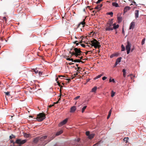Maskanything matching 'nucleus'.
I'll return each mask as SVG.
<instances>
[{
    "instance_id": "72a5a7b5",
    "label": "nucleus",
    "mask_w": 146,
    "mask_h": 146,
    "mask_svg": "<svg viewBox=\"0 0 146 146\" xmlns=\"http://www.w3.org/2000/svg\"><path fill=\"white\" fill-rule=\"evenodd\" d=\"M15 136L13 134H12L9 137L10 139H12L13 138H15Z\"/></svg>"
},
{
    "instance_id": "e433bc0d",
    "label": "nucleus",
    "mask_w": 146,
    "mask_h": 146,
    "mask_svg": "<svg viewBox=\"0 0 146 146\" xmlns=\"http://www.w3.org/2000/svg\"><path fill=\"white\" fill-rule=\"evenodd\" d=\"M81 46L83 47H85L86 46H89V47H90V46H88V45H86V46H85L84 44H81Z\"/></svg>"
},
{
    "instance_id": "052dcab7",
    "label": "nucleus",
    "mask_w": 146,
    "mask_h": 146,
    "mask_svg": "<svg viewBox=\"0 0 146 146\" xmlns=\"http://www.w3.org/2000/svg\"><path fill=\"white\" fill-rule=\"evenodd\" d=\"M66 80H68V82H69V81H70V79H66Z\"/></svg>"
},
{
    "instance_id": "4be33fe9",
    "label": "nucleus",
    "mask_w": 146,
    "mask_h": 146,
    "mask_svg": "<svg viewBox=\"0 0 146 146\" xmlns=\"http://www.w3.org/2000/svg\"><path fill=\"white\" fill-rule=\"evenodd\" d=\"M46 138H47V136H43V137H41L40 138V140L41 141H43L44 139H46Z\"/></svg>"
},
{
    "instance_id": "4c0bfd02",
    "label": "nucleus",
    "mask_w": 146,
    "mask_h": 146,
    "mask_svg": "<svg viewBox=\"0 0 146 146\" xmlns=\"http://www.w3.org/2000/svg\"><path fill=\"white\" fill-rule=\"evenodd\" d=\"M86 135L88 136L90 134V132L89 131H87L86 132Z\"/></svg>"
},
{
    "instance_id": "864d4df0",
    "label": "nucleus",
    "mask_w": 146,
    "mask_h": 146,
    "mask_svg": "<svg viewBox=\"0 0 146 146\" xmlns=\"http://www.w3.org/2000/svg\"><path fill=\"white\" fill-rule=\"evenodd\" d=\"M78 1V0H74V2L75 3H76Z\"/></svg>"
},
{
    "instance_id": "680f3d73",
    "label": "nucleus",
    "mask_w": 146,
    "mask_h": 146,
    "mask_svg": "<svg viewBox=\"0 0 146 146\" xmlns=\"http://www.w3.org/2000/svg\"><path fill=\"white\" fill-rule=\"evenodd\" d=\"M58 102H58V101H57L56 102H55L54 103V104H58Z\"/></svg>"
},
{
    "instance_id": "ddd939ff",
    "label": "nucleus",
    "mask_w": 146,
    "mask_h": 146,
    "mask_svg": "<svg viewBox=\"0 0 146 146\" xmlns=\"http://www.w3.org/2000/svg\"><path fill=\"white\" fill-rule=\"evenodd\" d=\"M76 108L75 106H73L70 109V112H74L76 110Z\"/></svg>"
},
{
    "instance_id": "09e8293b",
    "label": "nucleus",
    "mask_w": 146,
    "mask_h": 146,
    "mask_svg": "<svg viewBox=\"0 0 146 146\" xmlns=\"http://www.w3.org/2000/svg\"><path fill=\"white\" fill-rule=\"evenodd\" d=\"M111 115V114H108V116L107 118L108 119L110 118V116Z\"/></svg>"
},
{
    "instance_id": "473e14b6",
    "label": "nucleus",
    "mask_w": 146,
    "mask_h": 146,
    "mask_svg": "<svg viewBox=\"0 0 146 146\" xmlns=\"http://www.w3.org/2000/svg\"><path fill=\"white\" fill-rule=\"evenodd\" d=\"M128 140V137L125 138L123 139V141H125L126 143L127 142V141Z\"/></svg>"
},
{
    "instance_id": "6e6d98bb",
    "label": "nucleus",
    "mask_w": 146,
    "mask_h": 146,
    "mask_svg": "<svg viewBox=\"0 0 146 146\" xmlns=\"http://www.w3.org/2000/svg\"><path fill=\"white\" fill-rule=\"evenodd\" d=\"M131 2H132V3H134L135 5H137L135 2L133 0V1H131Z\"/></svg>"
},
{
    "instance_id": "0e129e2a",
    "label": "nucleus",
    "mask_w": 146,
    "mask_h": 146,
    "mask_svg": "<svg viewBox=\"0 0 146 146\" xmlns=\"http://www.w3.org/2000/svg\"><path fill=\"white\" fill-rule=\"evenodd\" d=\"M66 60H71V59L70 58H68L66 59Z\"/></svg>"
},
{
    "instance_id": "c85d7f7f",
    "label": "nucleus",
    "mask_w": 146,
    "mask_h": 146,
    "mask_svg": "<svg viewBox=\"0 0 146 146\" xmlns=\"http://www.w3.org/2000/svg\"><path fill=\"white\" fill-rule=\"evenodd\" d=\"M87 107L86 106H84L82 108V112L83 113L84 112V111L85 110V109Z\"/></svg>"
},
{
    "instance_id": "69168bd1",
    "label": "nucleus",
    "mask_w": 146,
    "mask_h": 146,
    "mask_svg": "<svg viewBox=\"0 0 146 146\" xmlns=\"http://www.w3.org/2000/svg\"><path fill=\"white\" fill-rule=\"evenodd\" d=\"M74 64L73 63H71V62H70V63H69V64L70 65H72V64Z\"/></svg>"
},
{
    "instance_id": "c9c22d12",
    "label": "nucleus",
    "mask_w": 146,
    "mask_h": 146,
    "mask_svg": "<svg viewBox=\"0 0 146 146\" xmlns=\"http://www.w3.org/2000/svg\"><path fill=\"white\" fill-rule=\"evenodd\" d=\"M114 56H117V55H115V54H112L110 55V57L112 58Z\"/></svg>"
},
{
    "instance_id": "de8ad7c7",
    "label": "nucleus",
    "mask_w": 146,
    "mask_h": 146,
    "mask_svg": "<svg viewBox=\"0 0 146 146\" xmlns=\"http://www.w3.org/2000/svg\"><path fill=\"white\" fill-rule=\"evenodd\" d=\"M54 105V104H53L52 105H49V106H48V108H50L52 106H53Z\"/></svg>"
},
{
    "instance_id": "7c9ffc66",
    "label": "nucleus",
    "mask_w": 146,
    "mask_h": 146,
    "mask_svg": "<svg viewBox=\"0 0 146 146\" xmlns=\"http://www.w3.org/2000/svg\"><path fill=\"white\" fill-rule=\"evenodd\" d=\"M145 38H144L143 39V40L142 41V42H141V44L142 45L144 44L145 43Z\"/></svg>"
},
{
    "instance_id": "4468645a",
    "label": "nucleus",
    "mask_w": 146,
    "mask_h": 146,
    "mask_svg": "<svg viewBox=\"0 0 146 146\" xmlns=\"http://www.w3.org/2000/svg\"><path fill=\"white\" fill-rule=\"evenodd\" d=\"M24 136L26 138H30L31 136L30 134L26 133H25L24 134Z\"/></svg>"
},
{
    "instance_id": "412c9836",
    "label": "nucleus",
    "mask_w": 146,
    "mask_h": 146,
    "mask_svg": "<svg viewBox=\"0 0 146 146\" xmlns=\"http://www.w3.org/2000/svg\"><path fill=\"white\" fill-rule=\"evenodd\" d=\"M97 89L96 86L94 87L92 89V92H95Z\"/></svg>"
},
{
    "instance_id": "423d86ee",
    "label": "nucleus",
    "mask_w": 146,
    "mask_h": 146,
    "mask_svg": "<svg viewBox=\"0 0 146 146\" xmlns=\"http://www.w3.org/2000/svg\"><path fill=\"white\" fill-rule=\"evenodd\" d=\"M68 120V118H66L65 119L61 121L59 124V127L61 126H62L65 124L67 122Z\"/></svg>"
},
{
    "instance_id": "79ce46f5",
    "label": "nucleus",
    "mask_w": 146,
    "mask_h": 146,
    "mask_svg": "<svg viewBox=\"0 0 146 146\" xmlns=\"http://www.w3.org/2000/svg\"><path fill=\"white\" fill-rule=\"evenodd\" d=\"M103 0H98V1L96 2L97 4H98L100 3Z\"/></svg>"
},
{
    "instance_id": "20e7f679",
    "label": "nucleus",
    "mask_w": 146,
    "mask_h": 146,
    "mask_svg": "<svg viewBox=\"0 0 146 146\" xmlns=\"http://www.w3.org/2000/svg\"><path fill=\"white\" fill-rule=\"evenodd\" d=\"M26 141V139L21 140V139H17L16 140L15 143L19 145H22L25 143Z\"/></svg>"
},
{
    "instance_id": "9d476101",
    "label": "nucleus",
    "mask_w": 146,
    "mask_h": 146,
    "mask_svg": "<svg viewBox=\"0 0 146 146\" xmlns=\"http://www.w3.org/2000/svg\"><path fill=\"white\" fill-rule=\"evenodd\" d=\"M131 9V7L129 6L125 7L124 9V13H125L129 11Z\"/></svg>"
},
{
    "instance_id": "f8f14e48",
    "label": "nucleus",
    "mask_w": 146,
    "mask_h": 146,
    "mask_svg": "<svg viewBox=\"0 0 146 146\" xmlns=\"http://www.w3.org/2000/svg\"><path fill=\"white\" fill-rule=\"evenodd\" d=\"M139 11L138 10H135V17L136 19L138 18L139 17Z\"/></svg>"
},
{
    "instance_id": "a18cd8bd",
    "label": "nucleus",
    "mask_w": 146,
    "mask_h": 146,
    "mask_svg": "<svg viewBox=\"0 0 146 146\" xmlns=\"http://www.w3.org/2000/svg\"><path fill=\"white\" fill-rule=\"evenodd\" d=\"M89 52H91V53L92 52V51H87L86 52V54H88V53Z\"/></svg>"
},
{
    "instance_id": "774afa93",
    "label": "nucleus",
    "mask_w": 146,
    "mask_h": 146,
    "mask_svg": "<svg viewBox=\"0 0 146 146\" xmlns=\"http://www.w3.org/2000/svg\"><path fill=\"white\" fill-rule=\"evenodd\" d=\"M11 143H15V142H13V141H11Z\"/></svg>"
},
{
    "instance_id": "5fc2aeb1",
    "label": "nucleus",
    "mask_w": 146,
    "mask_h": 146,
    "mask_svg": "<svg viewBox=\"0 0 146 146\" xmlns=\"http://www.w3.org/2000/svg\"><path fill=\"white\" fill-rule=\"evenodd\" d=\"M76 141H77V142H78L80 141V139L79 138H78L76 140Z\"/></svg>"
},
{
    "instance_id": "393cba45",
    "label": "nucleus",
    "mask_w": 146,
    "mask_h": 146,
    "mask_svg": "<svg viewBox=\"0 0 146 146\" xmlns=\"http://www.w3.org/2000/svg\"><path fill=\"white\" fill-rule=\"evenodd\" d=\"M74 62H81L82 63L83 62L82 61L80 60L79 59H76L74 60Z\"/></svg>"
},
{
    "instance_id": "f3484780",
    "label": "nucleus",
    "mask_w": 146,
    "mask_h": 146,
    "mask_svg": "<svg viewBox=\"0 0 146 146\" xmlns=\"http://www.w3.org/2000/svg\"><path fill=\"white\" fill-rule=\"evenodd\" d=\"M112 5L113 6H115L116 7H119V6L118 4L115 2L112 3Z\"/></svg>"
},
{
    "instance_id": "338daca9",
    "label": "nucleus",
    "mask_w": 146,
    "mask_h": 146,
    "mask_svg": "<svg viewBox=\"0 0 146 146\" xmlns=\"http://www.w3.org/2000/svg\"><path fill=\"white\" fill-rule=\"evenodd\" d=\"M71 60L72 61V62H74V60H73V58L71 59Z\"/></svg>"
},
{
    "instance_id": "bf43d9fd",
    "label": "nucleus",
    "mask_w": 146,
    "mask_h": 146,
    "mask_svg": "<svg viewBox=\"0 0 146 146\" xmlns=\"http://www.w3.org/2000/svg\"><path fill=\"white\" fill-rule=\"evenodd\" d=\"M93 13L94 14V15H95L96 13V12L95 11H93Z\"/></svg>"
},
{
    "instance_id": "0eeeda50",
    "label": "nucleus",
    "mask_w": 146,
    "mask_h": 146,
    "mask_svg": "<svg viewBox=\"0 0 146 146\" xmlns=\"http://www.w3.org/2000/svg\"><path fill=\"white\" fill-rule=\"evenodd\" d=\"M135 23L134 22H131L130 24V26L129 27V29H133L135 26Z\"/></svg>"
},
{
    "instance_id": "bb28decb",
    "label": "nucleus",
    "mask_w": 146,
    "mask_h": 146,
    "mask_svg": "<svg viewBox=\"0 0 146 146\" xmlns=\"http://www.w3.org/2000/svg\"><path fill=\"white\" fill-rule=\"evenodd\" d=\"M115 92H114L112 90L111 92V97H113L115 96Z\"/></svg>"
},
{
    "instance_id": "aec40b11",
    "label": "nucleus",
    "mask_w": 146,
    "mask_h": 146,
    "mask_svg": "<svg viewBox=\"0 0 146 146\" xmlns=\"http://www.w3.org/2000/svg\"><path fill=\"white\" fill-rule=\"evenodd\" d=\"M94 135L93 134H92L88 136V137L89 139H91L94 137Z\"/></svg>"
},
{
    "instance_id": "e2e57ef3",
    "label": "nucleus",
    "mask_w": 146,
    "mask_h": 146,
    "mask_svg": "<svg viewBox=\"0 0 146 146\" xmlns=\"http://www.w3.org/2000/svg\"><path fill=\"white\" fill-rule=\"evenodd\" d=\"M58 77L56 79V81H57H57H58Z\"/></svg>"
},
{
    "instance_id": "58836bf2",
    "label": "nucleus",
    "mask_w": 146,
    "mask_h": 146,
    "mask_svg": "<svg viewBox=\"0 0 146 146\" xmlns=\"http://www.w3.org/2000/svg\"><path fill=\"white\" fill-rule=\"evenodd\" d=\"M113 23V19H111V20L110 22V23H108L109 24H111V26H112V24Z\"/></svg>"
},
{
    "instance_id": "603ef678",
    "label": "nucleus",
    "mask_w": 146,
    "mask_h": 146,
    "mask_svg": "<svg viewBox=\"0 0 146 146\" xmlns=\"http://www.w3.org/2000/svg\"><path fill=\"white\" fill-rule=\"evenodd\" d=\"M127 50V54H128L130 52V50Z\"/></svg>"
},
{
    "instance_id": "a878e982",
    "label": "nucleus",
    "mask_w": 146,
    "mask_h": 146,
    "mask_svg": "<svg viewBox=\"0 0 146 146\" xmlns=\"http://www.w3.org/2000/svg\"><path fill=\"white\" fill-rule=\"evenodd\" d=\"M122 71L123 72V76L125 77L126 76V70L125 69H123Z\"/></svg>"
},
{
    "instance_id": "7ed1b4c3",
    "label": "nucleus",
    "mask_w": 146,
    "mask_h": 146,
    "mask_svg": "<svg viewBox=\"0 0 146 146\" xmlns=\"http://www.w3.org/2000/svg\"><path fill=\"white\" fill-rule=\"evenodd\" d=\"M45 118V115L44 113H40L38 115L36 119L38 121H41Z\"/></svg>"
},
{
    "instance_id": "49530a36",
    "label": "nucleus",
    "mask_w": 146,
    "mask_h": 146,
    "mask_svg": "<svg viewBox=\"0 0 146 146\" xmlns=\"http://www.w3.org/2000/svg\"><path fill=\"white\" fill-rule=\"evenodd\" d=\"M78 41H76L75 42H74V43H75L76 44V45H78V44H79V43H77L76 42H78Z\"/></svg>"
},
{
    "instance_id": "a211bd4d",
    "label": "nucleus",
    "mask_w": 146,
    "mask_h": 146,
    "mask_svg": "<svg viewBox=\"0 0 146 146\" xmlns=\"http://www.w3.org/2000/svg\"><path fill=\"white\" fill-rule=\"evenodd\" d=\"M63 133V131L62 130H61L57 132L56 133V136H58L61 134H62Z\"/></svg>"
},
{
    "instance_id": "13d9d810",
    "label": "nucleus",
    "mask_w": 146,
    "mask_h": 146,
    "mask_svg": "<svg viewBox=\"0 0 146 146\" xmlns=\"http://www.w3.org/2000/svg\"><path fill=\"white\" fill-rule=\"evenodd\" d=\"M35 72L36 74H37L38 72V70H35Z\"/></svg>"
},
{
    "instance_id": "ea45409f",
    "label": "nucleus",
    "mask_w": 146,
    "mask_h": 146,
    "mask_svg": "<svg viewBox=\"0 0 146 146\" xmlns=\"http://www.w3.org/2000/svg\"><path fill=\"white\" fill-rule=\"evenodd\" d=\"M80 97V96H78L76 97L75 98H74V99L75 100H77L78 98H79Z\"/></svg>"
},
{
    "instance_id": "f03ea898",
    "label": "nucleus",
    "mask_w": 146,
    "mask_h": 146,
    "mask_svg": "<svg viewBox=\"0 0 146 146\" xmlns=\"http://www.w3.org/2000/svg\"><path fill=\"white\" fill-rule=\"evenodd\" d=\"M90 42L91 43H90V45L91 46H94L95 48H99L101 47L100 43L95 39L91 41Z\"/></svg>"
},
{
    "instance_id": "cd10ccee",
    "label": "nucleus",
    "mask_w": 146,
    "mask_h": 146,
    "mask_svg": "<svg viewBox=\"0 0 146 146\" xmlns=\"http://www.w3.org/2000/svg\"><path fill=\"white\" fill-rule=\"evenodd\" d=\"M121 51H124L125 50V47L123 44H122L121 46Z\"/></svg>"
},
{
    "instance_id": "c03bdc74",
    "label": "nucleus",
    "mask_w": 146,
    "mask_h": 146,
    "mask_svg": "<svg viewBox=\"0 0 146 146\" xmlns=\"http://www.w3.org/2000/svg\"><path fill=\"white\" fill-rule=\"evenodd\" d=\"M78 75V74L77 73H76L75 74H74V76L72 78V79H73L75 76H77V75Z\"/></svg>"
},
{
    "instance_id": "9b49d317",
    "label": "nucleus",
    "mask_w": 146,
    "mask_h": 146,
    "mask_svg": "<svg viewBox=\"0 0 146 146\" xmlns=\"http://www.w3.org/2000/svg\"><path fill=\"white\" fill-rule=\"evenodd\" d=\"M121 57H119L117 59L116 62L115 63V65L114 67H115L116 66L117 64L118 63L120 62H121Z\"/></svg>"
},
{
    "instance_id": "1a4fd4ad",
    "label": "nucleus",
    "mask_w": 146,
    "mask_h": 146,
    "mask_svg": "<svg viewBox=\"0 0 146 146\" xmlns=\"http://www.w3.org/2000/svg\"><path fill=\"white\" fill-rule=\"evenodd\" d=\"M85 19H84L83 20V21L82 22H81V23H80L78 25V28H79L80 27V26L81 25H82V27H84V25L85 23Z\"/></svg>"
},
{
    "instance_id": "c756f323",
    "label": "nucleus",
    "mask_w": 146,
    "mask_h": 146,
    "mask_svg": "<svg viewBox=\"0 0 146 146\" xmlns=\"http://www.w3.org/2000/svg\"><path fill=\"white\" fill-rule=\"evenodd\" d=\"M107 15H111V17H112L113 15V13L111 12L109 13H108L107 14Z\"/></svg>"
},
{
    "instance_id": "b1692460",
    "label": "nucleus",
    "mask_w": 146,
    "mask_h": 146,
    "mask_svg": "<svg viewBox=\"0 0 146 146\" xmlns=\"http://www.w3.org/2000/svg\"><path fill=\"white\" fill-rule=\"evenodd\" d=\"M103 75V74H100V75L97 76H96V77H95V78H94V79L95 80H96V79H97L98 78H100V77H101Z\"/></svg>"
},
{
    "instance_id": "4d7b16f0",
    "label": "nucleus",
    "mask_w": 146,
    "mask_h": 146,
    "mask_svg": "<svg viewBox=\"0 0 146 146\" xmlns=\"http://www.w3.org/2000/svg\"><path fill=\"white\" fill-rule=\"evenodd\" d=\"M58 77L60 78L61 77H64V76H62V75H59L58 76Z\"/></svg>"
},
{
    "instance_id": "6ab92c4d",
    "label": "nucleus",
    "mask_w": 146,
    "mask_h": 146,
    "mask_svg": "<svg viewBox=\"0 0 146 146\" xmlns=\"http://www.w3.org/2000/svg\"><path fill=\"white\" fill-rule=\"evenodd\" d=\"M40 139L39 137H36L34 139L33 141L35 143H36Z\"/></svg>"
},
{
    "instance_id": "37998d69",
    "label": "nucleus",
    "mask_w": 146,
    "mask_h": 146,
    "mask_svg": "<svg viewBox=\"0 0 146 146\" xmlns=\"http://www.w3.org/2000/svg\"><path fill=\"white\" fill-rule=\"evenodd\" d=\"M107 78V77L106 76H104L102 78V79L103 80H106Z\"/></svg>"
},
{
    "instance_id": "39448f33",
    "label": "nucleus",
    "mask_w": 146,
    "mask_h": 146,
    "mask_svg": "<svg viewBox=\"0 0 146 146\" xmlns=\"http://www.w3.org/2000/svg\"><path fill=\"white\" fill-rule=\"evenodd\" d=\"M106 31H110L112 30L113 29V28L112 27L111 24H107V25L106 26Z\"/></svg>"
},
{
    "instance_id": "f704fd0d",
    "label": "nucleus",
    "mask_w": 146,
    "mask_h": 146,
    "mask_svg": "<svg viewBox=\"0 0 146 146\" xmlns=\"http://www.w3.org/2000/svg\"><path fill=\"white\" fill-rule=\"evenodd\" d=\"M57 83H58V85L60 87V88H61H61H62V87H63V86H61V85H60V83L58 81H57Z\"/></svg>"
},
{
    "instance_id": "6e6552de",
    "label": "nucleus",
    "mask_w": 146,
    "mask_h": 146,
    "mask_svg": "<svg viewBox=\"0 0 146 146\" xmlns=\"http://www.w3.org/2000/svg\"><path fill=\"white\" fill-rule=\"evenodd\" d=\"M131 44L129 41L127 42V44L126 46V50H130L131 48Z\"/></svg>"
},
{
    "instance_id": "2f4dec72",
    "label": "nucleus",
    "mask_w": 146,
    "mask_h": 146,
    "mask_svg": "<svg viewBox=\"0 0 146 146\" xmlns=\"http://www.w3.org/2000/svg\"><path fill=\"white\" fill-rule=\"evenodd\" d=\"M109 82H112L113 83L115 82V81L113 79L111 80V78H110L109 79Z\"/></svg>"
},
{
    "instance_id": "8fccbe9b",
    "label": "nucleus",
    "mask_w": 146,
    "mask_h": 146,
    "mask_svg": "<svg viewBox=\"0 0 146 146\" xmlns=\"http://www.w3.org/2000/svg\"><path fill=\"white\" fill-rule=\"evenodd\" d=\"M39 75L40 76L42 74V72H38Z\"/></svg>"
},
{
    "instance_id": "3c124183",
    "label": "nucleus",
    "mask_w": 146,
    "mask_h": 146,
    "mask_svg": "<svg viewBox=\"0 0 146 146\" xmlns=\"http://www.w3.org/2000/svg\"><path fill=\"white\" fill-rule=\"evenodd\" d=\"M111 111H112V108L110 110V111L109 112V114L111 115Z\"/></svg>"
},
{
    "instance_id": "2eb2a0df",
    "label": "nucleus",
    "mask_w": 146,
    "mask_h": 146,
    "mask_svg": "<svg viewBox=\"0 0 146 146\" xmlns=\"http://www.w3.org/2000/svg\"><path fill=\"white\" fill-rule=\"evenodd\" d=\"M102 4H100V5H98L96 7L95 9L99 10H100V8L102 7Z\"/></svg>"
},
{
    "instance_id": "dca6fc26",
    "label": "nucleus",
    "mask_w": 146,
    "mask_h": 146,
    "mask_svg": "<svg viewBox=\"0 0 146 146\" xmlns=\"http://www.w3.org/2000/svg\"><path fill=\"white\" fill-rule=\"evenodd\" d=\"M113 29H115L118 28L119 27V25H116L115 23L113 24Z\"/></svg>"
},
{
    "instance_id": "5701e85b",
    "label": "nucleus",
    "mask_w": 146,
    "mask_h": 146,
    "mask_svg": "<svg viewBox=\"0 0 146 146\" xmlns=\"http://www.w3.org/2000/svg\"><path fill=\"white\" fill-rule=\"evenodd\" d=\"M117 19L118 21V22H121L122 21V18L121 17H117Z\"/></svg>"
},
{
    "instance_id": "f257e3e1",
    "label": "nucleus",
    "mask_w": 146,
    "mask_h": 146,
    "mask_svg": "<svg viewBox=\"0 0 146 146\" xmlns=\"http://www.w3.org/2000/svg\"><path fill=\"white\" fill-rule=\"evenodd\" d=\"M82 53L80 48H72L69 52V53L71 54L72 56L75 55L76 57L80 58L81 59L82 58V56H81Z\"/></svg>"
},
{
    "instance_id": "a19ab883",
    "label": "nucleus",
    "mask_w": 146,
    "mask_h": 146,
    "mask_svg": "<svg viewBox=\"0 0 146 146\" xmlns=\"http://www.w3.org/2000/svg\"><path fill=\"white\" fill-rule=\"evenodd\" d=\"M5 94L7 96H10V94H9V92H5Z\"/></svg>"
}]
</instances>
